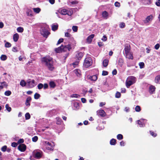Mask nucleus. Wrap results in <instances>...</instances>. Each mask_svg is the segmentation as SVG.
Segmentation results:
<instances>
[{
  "instance_id": "nucleus-32",
  "label": "nucleus",
  "mask_w": 160,
  "mask_h": 160,
  "mask_svg": "<svg viewBox=\"0 0 160 160\" xmlns=\"http://www.w3.org/2000/svg\"><path fill=\"white\" fill-rule=\"evenodd\" d=\"M123 63V61L122 60V59L121 58H120L118 60V64L121 67Z\"/></svg>"
},
{
  "instance_id": "nucleus-30",
  "label": "nucleus",
  "mask_w": 160,
  "mask_h": 160,
  "mask_svg": "<svg viewBox=\"0 0 160 160\" xmlns=\"http://www.w3.org/2000/svg\"><path fill=\"white\" fill-rule=\"evenodd\" d=\"M35 157L37 158H39L41 157V154L40 152H37L35 154Z\"/></svg>"
},
{
  "instance_id": "nucleus-3",
  "label": "nucleus",
  "mask_w": 160,
  "mask_h": 160,
  "mask_svg": "<svg viewBox=\"0 0 160 160\" xmlns=\"http://www.w3.org/2000/svg\"><path fill=\"white\" fill-rule=\"evenodd\" d=\"M136 78L133 76L128 77L126 81V85L127 88H129L130 86L136 82Z\"/></svg>"
},
{
  "instance_id": "nucleus-29",
  "label": "nucleus",
  "mask_w": 160,
  "mask_h": 160,
  "mask_svg": "<svg viewBox=\"0 0 160 160\" xmlns=\"http://www.w3.org/2000/svg\"><path fill=\"white\" fill-rule=\"evenodd\" d=\"M26 84H27V82L26 83L24 80H22L20 83V84L22 87H24L25 86Z\"/></svg>"
},
{
  "instance_id": "nucleus-10",
  "label": "nucleus",
  "mask_w": 160,
  "mask_h": 160,
  "mask_svg": "<svg viewBox=\"0 0 160 160\" xmlns=\"http://www.w3.org/2000/svg\"><path fill=\"white\" fill-rule=\"evenodd\" d=\"M19 150L21 152L24 151L26 149V146L24 144H21L18 147Z\"/></svg>"
},
{
  "instance_id": "nucleus-2",
  "label": "nucleus",
  "mask_w": 160,
  "mask_h": 160,
  "mask_svg": "<svg viewBox=\"0 0 160 160\" xmlns=\"http://www.w3.org/2000/svg\"><path fill=\"white\" fill-rule=\"evenodd\" d=\"M71 49V45L68 44L66 46L62 45L55 49V51L57 53H60L62 52H66L67 51H69Z\"/></svg>"
},
{
  "instance_id": "nucleus-53",
  "label": "nucleus",
  "mask_w": 160,
  "mask_h": 160,
  "mask_svg": "<svg viewBox=\"0 0 160 160\" xmlns=\"http://www.w3.org/2000/svg\"><path fill=\"white\" fill-rule=\"evenodd\" d=\"M160 47V45L158 43L155 46L154 48L156 50H158Z\"/></svg>"
},
{
  "instance_id": "nucleus-5",
  "label": "nucleus",
  "mask_w": 160,
  "mask_h": 160,
  "mask_svg": "<svg viewBox=\"0 0 160 160\" xmlns=\"http://www.w3.org/2000/svg\"><path fill=\"white\" fill-rule=\"evenodd\" d=\"M40 33L44 37L47 38L50 34V33L45 28H42L40 30Z\"/></svg>"
},
{
  "instance_id": "nucleus-56",
  "label": "nucleus",
  "mask_w": 160,
  "mask_h": 160,
  "mask_svg": "<svg viewBox=\"0 0 160 160\" xmlns=\"http://www.w3.org/2000/svg\"><path fill=\"white\" fill-rule=\"evenodd\" d=\"M150 133L151 135L153 137H155L157 136V134L156 133H154L153 132H152L151 131H150Z\"/></svg>"
},
{
  "instance_id": "nucleus-6",
  "label": "nucleus",
  "mask_w": 160,
  "mask_h": 160,
  "mask_svg": "<svg viewBox=\"0 0 160 160\" xmlns=\"http://www.w3.org/2000/svg\"><path fill=\"white\" fill-rule=\"evenodd\" d=\"M45 144L47 149L50 150H53V147L54 146L53 143H51L48 142L46 141L45 142Z\"/></svg>"
},
{
  "instance_id": "nucleus-14",
  "label": "nucleus",
  "mask_w": 160,
  "mask_h": 160,
  "mask_svg": "<svg viewBox=\"0 0 160 160\" xmlns=\"http://www.w3.org/2000/svg\"><path fill=\"white\" fill-rule=\"evenodd\" d=\"M130 47L129 45L126 44L125 46L124 50L125 53L130 52Z\"/></svg>"
},
{
  "instance_id": "nucleus-64",
  "label": "nucleus",
  "mask_w": 160,
  "mask_h": 160,
  "mask_svg": "<svg viewBox=\"0 0 160 160\" xmlns=\"http://www.w3.org/2000/svg\"><path fill=\"white\" fill-rule=\"evenodd\" d=\"M105 104V102H101L100 103L99 106L100 107H102V106L104 105Z\"/></svg>"
},
{
  "instance_id": "nucleus-38",
  "label": "nucleus",
  "mask_w": 160,
  "mask_h": 160,
  "mask_svg": "<svg viewBox=\"0 0 160 160\" xmlns=\"http://www.w3.org/2000/svg\"><path fill=\"white\" fill-rule=\"evenodd\" d=\"M125 23L123 22H122L120 23L119 24V27L121 28H124L125 27Z\"/></svg>"
},
{
  "instance_id": "nucleus-34",
  "label": "nucleus",
  "mask_w": 160,
  "mask_h": 160,
  "mask_svg": "<svg viewBox=\"0 0 160 160\" xmlns=\"http://www.w3.org/2000/svg\"><path fill=\"white\" fill-rule=\"evenodd\" d=\"M17 31L19 32H22L23 31V29L22 28L19 27L17 28Z\"/></svg>"
},
{
  "instance_id": "nucleus-50",
  "label": "nucleus",
  "mask_w": 160,
  "mask_h": 160,
  "mask_svg": "<svg viewBox=\"0 0 160 160\" xmlns=\"http://www.w3.org/2000/svg\"><path fill=\"white\" fill-rule=\"evenodd\" d=\"M27 15L28 16H32V15L31 13V11L30 10H28L27 12Z\"/></svg>"
},
{
  "instance_id": "nucleus-8",
  "label": "nucleus",
  "mask_w": 160,
  "mask_h": 160,
  "mask_svg": "<svg viewBox=\"0 0 160 160\" xmlns=\"http://www.w3.org/2000/svg\"><path fill=\"white\" fill-rule=\"evenodd\" d=\"M27 84L29 88H33L35 85V81L34 80H28L27 82Z\"/></svg>"
},
{
  "instance_id": "nucleus-13",
  "label": "nucleus",
  "mask_w": 160,
  "mask_h": 160,
  "mask_svg": "<svg viewBox=\"0 0 160 160\" xmlns=\"http://www.w3.org/2000/svg\"><path fill=\"white\" fill-rule=\"evenodd\" d=\"M94 37V35L93 34H92L90 35L87 38V40L88 43H90L92 42V39Z\"/></svg>"
},
{
  "instance_id": "nucleus-17",
  "label": "nucleus",
  "mask_w": 160,
  "mask_h": 160,
  "mask_svg": "<svg viewBox=\"0 0 160 160\" xmlns=\"http://www.w3.org/2000/svg\"><path fill=\"white\" fill-rule=\"evenodd\" d=\"M102 17L106 19L108 18V12L106 11H104L102 13Z\"/></svg>"
},
{
  "instance_id": "nucleus-60",
  "label": "nucleus",
  "mask_w": 160,
  "mask_h": 160,
  "mask_svg": "<svg viewBox=\"0 0 160 160\" xmlns=\"http://www.w3.org/2000/svg\"><path fill=\"white\" fill-rule=\"evenodd\" d=\"M17 144L15 142H12V146L13 147H15L17 146Z\"/></svg>"
},
{
  "instance_id": "nucleus-49",
  "label": "nucleus",
  "mask_w": 160,
  "mask_h": 160,
  "mask_svg": "<svg viewBox=\"0 0 160 160\" xmlns=\"http://www.w3.org/2000/svg\"><path fill=\"white\" fill-rule=\"evenodd\" d=\"M121 96L120 93L119 92H117L116 94L115 97L116 98H119Z\"/></svg>"
},
{
  "instance_id": "nucleus-22",
  "label": "nucleus",
  "mask_w": 160,
  "mask_h": 160,
  "mask_svg": "<svg viewBox=\"0 0 160 160\" xmlns=\"http://www.w3.org/2000/svg\"><path fill=\"white\" fill-rule=\"evenodd\" d=\"M155 82L157 83H160V75H158L155 78Z\"/></svg>"
},
{
  "instance_id": "nucleus-24",
  "label": "nucleus",
  "mask_w": 160,
  "mask_h": 160,
  "mask_svg": "<svg viewBox=\"0 0 160 160\" xmlns=\"http://www.w3.org/2000/svg\"><path fill=\"white\" fill-rule=\"evenodd\" d=\"M65 37H68L69 38L71 39H73V38L72 37L71 34L69 33L68 32H66L65 33Z\"/></svg>"
},
{
  "instance_id": "nucleus-16",
  "label": "nucleus",
  "mask_w": 160,
  "mask_h": 160,
  "mask_svg": "<svg viewBox=\"0 0 160 160\" xmlns=\"http://www.w3.org/2000/svg\"><path fill=\"white\" fill-rule=\"evenodd\" d=\"M126 57L127 58L129 59H133V56L131 52L125 53Z\"/></svg>"
},
{
  "instance_id": "nucleus-59",
  "label": "nucleus",
  "mask_w": 160,
  "mask_h": 160,
  "mask_svg": "<svg viewBox=\"0 0 160 160\" xmlns=\"http://www.w3.org/2000/svg\"><path fill=\"white\" fill-rule=\"evenodd\" d=\"M108 74V72L107 71H103L102 72V75L103 76L106 75Z\"/></svg>"
},
{
  "instance_id": "nucleus-44",
  "label": "nucleus",
  "mask_w": 160,
  "mask_h": 160,
  "mask_svg": "<svg viewBox=\"0 0 160 160\" xmlns=\"http://www.w3.org/2000/svg\"><path fill=\"white\" fill-rule=\"evenodd\" d=\"M40 97V95L37 93H36L34 95V98L35 99H38Z\"/></svg>"
},
{
  "instance_id": "nucleus-62",
  "label": "nucleus",
  "mask_w": 160,
  "mask_h": 160,
  "mask_svg": "<svg viewBox=\"0 0 160 160\" xmlns=\"http://www.w3.org/2000/svg\"><path fill=\"white\" fill-rule=\"evenodd\" d=\"M98 45L99 46V47H101L103 45V43H102V42H98Z\"/></svg>"
},
{
  "instance_id": "nucleus-1",
  "label": "nucleus",
  "mask_w": 160,
  "mask_h": 160,
  "mask_svg": "<svg viewBox=\"0 0 160 160\" xmlns=\"http://www.w3.org/2000/svg\"><path fill=\"white\" fill-rule=\"evenodd\" d=\"M42 61L46 63V64L49 70L52 71L53 70L54 68L53 66V61L52 58H44L42 59Z\"/></svg>"
},
{
  "instance_id": "nucleus-9",
  "label": "nucleus",
  "mask_w": 160,
  "mask_h": 160,
  "mask_svg": "<svg viewBox=\"0 0 160 160\" xmlns=\"http://www.w3.org/2000/svg\"><path fill=\"white\" fill-rule=\"evenodd\" d=\"M83 56V54L82 52L77 51L76 52L75 58L78 60L81 59Z\"/></svg>"
},
{
  "instance_id": "nucleus-33",
  "label": "nucleus",
  "mask_w": 160,
  "mask_h": 160,
  "mask_svg": "<svg viewBox=\"0 0 160 160\" xmlns=\"http://www.w3.org/2000/svg\"><path fill=\"white\" fill-rule=\"evenodd\" d=\"M25 118L26 120L29 119L30 118V115L28 112H27L25 115Z\"/></svg>"
},
{
  "instance_id": "nucleus-63",
  "label": "nucleus",
  "mask_w": 160,
  "mask_h": 160,
  "mask_svg": "<svg viewBox=\"0 0 160 160\" xmlns=\"http://www.w3.org/2000/svg\"><path fill=\"white\" fill-rule=\"evenodd\" d=\"M74 107H76V108H78L79 107V104L77 103H74Z\"/></svg>"
},
{
  "instance_id": "nucleus-28",
  "label": "nucleus",
  "mask_w": 160,
  "mask_h": 160,
  "mask_svg": "<svg viewBox=\"0 0 160 160\" xmlns=\"http://www.w3.org/2000/svg\"><path fill=\"white\" fill-rule=\"evenodd\" d=\"M7 84L5 82H2L1 83V84H0V88H2L4 87H7Z\"/></svg>"
},
{
  "instance_id": "nucleus-36",
  "label": "nucleus",
  "mask_w": 160,
  "mask_h": 160,
  "mask_svg": "<svg viewBox=\"0 0 160 160\" xmlns=\"http://www.w3.org/2000/svg\"><path fill=\"white\" fill-rule=\"evenodd\" d=\"M49 85L51 87L53 88H54L55 86V83L52 81L50 82Z\"/></svg>"
},
{
  "instance_id": "nucleus-23",
  "label": "nucleus",
  "mask_w": 160,
  "mask_h": 160,
  "mask_svg": "<svg viewBox=\"0 0 160 160\" xmlns=\"http://www.w3.org/2000/svg\"><path fill=\"white\" fill-rule=\"evenodd\" d=\"M143 119L138 120V124L139 125L140 127H143L145 126L144 124L143 123Z\"/></svg>"
},
{
  "instance_id": "nucleus-19",
  "label": "nucleus",
  "mask_w": 160,
  "mask_h": 160,
  "mask_svg": "<svg viewBox=\"0 0 160 160\" xmlns=\"http://www.w3.org/2000/svg\"><path fill=\"white\" fill-rule=\"evenodd\" d=\"M58 27V24H53L52 25V29L53 31L56 30Z\"/></svg>"
},
{
  "instance_id": "nucleus-31",
  "label": "nucleus",
  "mask_w": 160,
  "mask_h": 160,
  "mask_svg": "<svg viewBox=\"0 0 160 160\" xmlns=\"http://www.w3.org/2000/svg\"><path fill=\"white\" fill-rule=\"evenodd\" d=\"M7 59V57L5 55H2L0 57V59L2 61H5Z\"/></svg>"
},
{
  "instance_id": "nucleus-25",
  "label": "nucleus",
  "mask_w": 160,
  "mask_h": 160,
  "mask_svg": "<svg viewBox=\"0 0 160 160\" xmlns=\"http://www.w3.org/2000/svg\"><path fill=\"white\" fill-rule=\"evenodd\" d=\"M31 100V97H29L27 98V100L25 102V104L26 106H30V104L29 103V102H30Z\"/></svg>"
},
{
  "instance_id": "nucleus-43",
  "label": "nucleus",
  "mask_w": 160,
  "mask_h": 160,
  "mask_svg": "<svg viewBox=\"0 0 160 160\" xmlns=\"http://www.w3.org/2000/svg\"><path fill=\"white\" fill-rule=\"evenodd\" d=\"M72 30L74 32H76L78 30V27L76 26H73L72 27Z\"/></svg>"
},
{
  "instance_id": "nucleus-55",
  "label": "nucleus",
  "mask_w": 160,
  "mask_h": 160,
  "mask_svg": "<svg viewBox=\"0 0 160 160\" xmlns=\"http://www.w3.org/2000/svg\"><path fill=\"white\" fill-rule=\"evenodd\" d=\"M72 14V12L67 10L66 14L68 15V16H71Z\"/></svg>"
},
{
  "instance_id": "nucleus-20",
  "label": "nucleus",
  "mask_w": 160,
  "mask_h": 160,
  "mask_svg": "<svg viewBox=\"0 0 160 160\" xmlns=\"http://www.w3.org/2000/svg\"><path fill=\"white\" fill-rule=\"evenodd\" d=\"M74 72L76 74V75L77 76H80L81 75V71L80 70L77 69L74 70Z\"/></svg>"
},
{
  "instance_id": "nucleus-12",
  "label": "nucleus",
  "mask_w": 160,
  "mask_h": 160,
  "mask_svg": "<svg viewBox=\"0 0 160 160\" xmlns=\"http://www.w3.org/2000/svg\"><path fill=\"white\" fill-rule=\"evenodd\" d=\"M67 11V10L65 9L60 8L58 10V13L63 15L66 14Z\"/></svg>"
},
{
  "instance_id": "nucleus-52",
  "label": "nucleus",
  "mask_w": 160,
  "mask_h": 160,
  "mask_svg": "<svg viewBox=\"0 0 160 160\" xmlns=\"http://www.w3.org/2000/svg\"><path fill=\"white\" fill-rule=\"evenodd\" d=\"M12 51L14 52H16L18 51V48L16 47H14L12 48Z\"/></svg>"
},
{
  "instance_id": "nucleus-27",
  "label": "nucleus",
  "mask_w": 160,
  "mask_h": 160,
  "mask_svg": "<svg viewBox=\"0 0 160 160\" xmlns=\"http://www.w3.org/2000/svg\"><path fill=\"white\" fill-rule=\"evenodd\" d=\"M33 10L34 12L37 13H38L41 11L40 8H33Z\"/></svg>"
},
{
  "instance_id": "nucleus-58",
  "label": "nucleus",
  "mask_w": 160,
  "mask_h": 160,
  "mask_svg": "<svg viewBox=\"0 0 160 160\" xmlns=\"http://www.w3.org/2000/svg\"><path fill=\"white\" fill-rule=\"evenodd\" d=\"M114 5H115V6L116 7H119L120 6V3L119 2H116L115 3Z\"/></svg>"
},
{
  "instance_id": "nucleus-54",
  "label": "nucleus",
  "mask_w": 160,
  "mask_h": 160,
  "mask_svg": "<svg viewBox=\"0 0 160 160\" xmlns=\"http://www.w3.org/2000/svg\"><path fill=\"white\" fill-rule=\"evenodd\" d=\"M101 39L102 41L105 42L107 40V38L106 36L104 35L103 36Z\"/></svg>"
},
{
  "instance_id": "nucleus-15",
  "label": "nucleus",
  "mask_w": 160,
  "mask_h": 160,
  "mask_svg": "<svg viewBox=\"0 0 160 160\" xmlns=\"http://www.w3.org/2000/svg\"><path fill=\"white\" fill-rule=\"evenodd\" d=\"M97 112L98 114V115H100L102 117H104L106 115L105 112L102 110H98Z\"/></svg>"
},
{
  "instance_id": "nucleus-41",
  "label": "nucleus",
  "mask_w": 160,
  "mask_h": 160,
  "mask_svg": "<svg viewBox=\"0 0 160 160\" xmlns=\"http://www.w3.org/2000/svg\"><path fill=\"white\" fill-rule=\"evenodd\" d=\"M11 43L9 42H7L5 44V46L6 48H9L11 47Z\"/></svg>"
},
{
  "instance_id": "nucleus-26",
  "label": "nucleus",
  "mask_w": 160,
  "mask_h": 160,
  "mask_svg": "<svg viewBox=\"0 0 160 160\" xmlns=\"http://www.w3.org/2000/svg\"><path fill=\"white\" fill-rule=\"evenodd\" d=\"M108 63V59H105L103 62V65L104 67H106Z\"/></svg>"
},
{
  "instance_id": "nucleus-45",
  "label": "nucleus",
  "mask_w": 160,
  "mask_h": 160,
  "mask_svg": "<svg viewBox=\"0 0 160 160\" xmlns=\"http://www.w3.org/2000/svg\"><path fill=\"white\" fill-rule=\"evenodd\" d=\"M5 108L9 112H10L11 111V108L9 107L8 104H6L5 106Z\"/></svg>"
},
{
  "instance_id": "nucleus-46",
  "label": "nucleus",
  "mask_w": 160,
  "mask_h": 160,
  "mask_svg": "<svg viewBox=\"0 0 160 160\" xmlns=\"http://www.w3.org/2000/svg\"><path fill=\"white\" fill-rule=\"evenodd\" d=\"M7 148V147L6 146H3L1 148V150L3 152H5L6 151V149Z\"/></svg>"
},
{
  "instance_id": "nucleus-61",
  "label": "nucleus",
  "mask_w": 160,
  "mask_h": 160,
  "mask_svg": "<svg viewBox=\"0 0 160 160\" xmlns=\"http://www.w3.org/2000/svg\"><path fill=\"white\" fill-rule=\"evenodd\" d=\"M156 4L158 6H160V0H158L156 2Z\"/></svg>"
},
{
  "instance_id": "nucleus-4",
  "label": "nucleus",
  "mask_w": 160,
  "mask_h": 160,
  "mask_svg": "<svg viewBox=\"0 0 160 160\" xmlns=\"http://www.w3.org/2000/svg\"><path fill=\"white\" fill-rule=\"evenodd\" d=\"M92 63V61L91 57H87L84 60L83 66L87 68L91 66Z\"/></svg>"
},
{
  "instance_id": "nucleus-47",
  "label": "nucleus",
  "mask_w": 160,
  "mask_h": 160,
  "mask_svg": "<svg viewBox=\"0 0 160 160\" xmlns=\"http://www.w3.org/2000/svg\"><path fill=\"white\" fill-rule=\"evenodd\" d=\"M117 138L119 140H121L123 138V136L122 134H119L117 136Z\"/></svg>"
},
{
  "instance_id": "nucleus-51",
  "label": "nucleus",
  "mask_w": 160,
  "mask_h": 160,
  "mask_svg": "<svg viewBox=\"0 0 160 160\" xmlns=\"http://www.w3.org/2000/svg\"><path fill=\"white\" fill-rule=\"evenodd\" d=\"M43 87V85L42 83L39 84L38 86V89H41Z\"/></svg>"
},
{
  "instance_id": "nucleus-11",
  "label": "nucleus",
  "mask_w": 160,
  "mask_h": 160,
  "mask_svg": "<svg viewBox=\"0 0 160 160\" xmlns=\"http://www.w3.org/2000/svg\"><path fill=\"white\" fill-rule=\"evenodd\" d=\"M98 78L96 75H93L92 76H88V79L93 81H95Z\"/></svg>"
},
{
  "instance_id": "nucleus-39",
  "label": "nucleus",
  "mask_w": 160,
  "mask_h": 160,
  "mask_svg": "<svg viewBox=\"0 0 160 160\" xmlns=\"http://www.w3.org/2000/svg\"><path fill=\"white\" fill-rule=\"evenodd\" d=\"M135 110L137 112H139L141 111V108L139 106H137L135 108Z\"/></svg>"
},
{
  "instance_id": "nucleus-48",
  "label": "nucleus",
  "mask_w": 160,
  "mask_h": 160,
  "mask_svg": "<svg viewBox=\"0 0 160 160\" xmlns=\"http://www.w3.org/2000/svg\"><path fill=\"white\" fill-rule=\"evenodd\" d=\"M38 140V137L37 136H35L32 138V141L34 142H36Z\"/></svg>"
},
{
  "instance_id": "nucleus-35",
  "label": "nucleus",
  "mask_w": 160,
  "mask_h": 160,
  "mask_svg": "<svg viewBox=\"0 0 160 160\" xmlns=\"http://www.w3.org/2000/svg\"><path fill=\"white\" fill-rule=\"evenodd\" d=\"M116 140L114 139H112L110 141V143L112 145H114L116 143Z\"/></svg>"
},
{
  "instance_id": "nucleus-42",
  "label": "nucleus",
  "mask_w": 160,
  "mask_h": 160,
  "mask_svg": "<svg viewBox=\"0 0 160 160\" xmlns=\"http://www.w3.org/2000/svg\"><path fill=\"white\" fill-rule=\"evenodd\" d=\"M11 93V91H6L5 92L4 94L6 96H10Z\"/></svg>"
},
{
  "instance_id": "nucleus-37",
  "label": "nucleus",
  "mask_w": 160,
  "mask_h": 160,
  "mask_svg": "<svg viewBox=\"0 0 160 160\" xmlns=\"http://www.w3.org/2000/svg\"><path fill=\"white\" fill-rule=\"evenodd\" d=\"M139 65L140 68H144V64L143 62H140L139 63Z\"/></svg>"
},
{
  "instance_id": "nucleus-18",
  "label": "nucleus",
  "mask_w": 160,
  "mask_h": 160,
  "mask_svg": "<svg viewBox=\"0 0 160 160\" xmlns=\"http://www.w3.org/2000/svg\"><path fill=\"white\" fill-rule=\"evenodd\" d=\"M155 88L154 86L151 85L149 88V92L150 93H152L155 91Z\"/></svg>"
},
{
  "instance_id": "nucleus-57",
  "label": "nucleus",
  "mask_w": 160,
  "mask_h": 160,
  "mask_svg": "<svg viewBox=\"0 0 160 160\" xmlns=\"http://www.w3.org/2000/svg\"><path fill=\"white\" fill-rule=\"evenodd\" d=\"M63 38H60L58 41V43H57V44H59L61 42H62L63 41Z\"/></svg>"
},
{
  "instance_id": "nucleus-21",
  "label": "nucleus",
  "mask_w": 160,
  "mask_h": 160,
  "mask_svg": "<svg viewBox=\"0 0 160 160\" xmlns=\"http://www.w3.org/2000/svg\"><path fill=\"white\" fill-rule=\"evenodd\" d=\"M19 38V35L18 34L16 33L14 34L13 36V39L14 42H16L18 41Z\"/></svg>"
},
{
  "instance_id": "nucleus-40",
  "label": "nucleus",
  "mask_w": 160,
  "mask_h": 160,
  "mask_svg": "<svg viewBox=\"0 0 160 160\" xmlns=\"http://www.w3.org/2000/svg\"><path fill=\"white\" fill-rule=\"evenodd\" d=\"M80 97V95L76 94H73L71 96V97L72 98H78Z\"/></svg>"
},
{
  "instance_id": "nucleus-7",
  "label": "nucleus",
  "mask_w": 160,
  "mask_h": 160,
  "mask_svg": "<svg viewBox=\"0 0 160 160\" xmlns=\"http://www.w3.org/2000/svg\"><path fill=\"white\" fill-rule=\"evenodd\" d=\"M154 18V16L152 15L148 16L143 21L144 23L147 24L151 22Z\"/></svg>"
}]
</instances>
